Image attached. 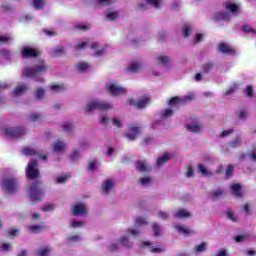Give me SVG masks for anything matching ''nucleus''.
Returning a JSON list of instances; mask_svg holds the SVG:
<instances>
[{"instance_id": "obj_34", "label": "nucleus", "mask_w": 256, "mask_h": 256, "mask_svg": "<svg viewBox=\"0 0 256 256\" xmlns=\"http://www.w3.org/2000/svg\"><path fill=\"white\" fill-rule=\"evenodd\" d=\"M35 9L41 10L45 7V0H32Z\"/></svg>"}, {"instance_id": "obj_44", "label": "nucleus", "mask_w": 256, "mask_h": 256, "mask_svg": "<svg viewBox=\"0 0 256 256\" xmlns=\"http://www.w3.org/2000/svg\"><path fill=\"white\" fill-rule=\"evenodd\" d=\"M65 149V143L63 142H56L54 144V151H63Z\"/></svg>"}, {"instance_id": "obj_23", "label": "nucleus", "mask_w": 256, "mask_h": 256, "mask_svg": "<svg viewBox=\"0 0 256 256\" xmlns=\"http://www.w3.org/2000/svg\"><path fill=\"white\" fill-rule=\"evenodd\" d=\"M120 245H122L126 249H131V247H133V242L129 241V237L128 236H123L120 239Z\"/></svg>"}, {"instance_id": "obj_24", "label": "nucleus", "mask_w": 256, "mask_h": 256, "mask_svg": "<svg viewBox=\"0 0 256 256\" xmlns=\"http://www.w3.org/2000/svg\"><path fill=\"white\" fill-rule=\"evenodd\" d=\"M231 190L235 197H242L243 194L241 193V184H233L231 186Z\"/></svg>"}, {"instance_id": "obj_42", "label": "nucleus", "mask_w": 256, "mask_h": 256, "mask_svg": "<svg viewBox=\"0 0 256 256\" xmlns=\"http://www.w3.org/2000/svg\"><path fill=\"white\" fill-rule=\"evenodd\" d=\"M83 225H85L83 220H73L71 223V227H73V229H77V227H83Z\"/></svg>"}, {"instance_id": "obj_8", "label": "nucleus", "mask_w": 256, "mask_h": 256, "mask_svg": "<svg viewBox=\"0 0 256 256\" xmlns=\"http://www.w3.org/2000/svg\"><path fill=\"white\" fill-rule=\"evenodd\" d=\"M129 130H130V133H126L125 137L130 141H135V139H137V137L141 135V127L139 126H135L134 124H129Z\"/></svg>"}, {"instance_id": "obj_22", "label": "nucleus", "mask_w": 256, "mask_h": 256, "mask_svg": "<svg viewBox=\"0 0 256 256\" xmlns=\"http://www.w3.org/2000/svg\"><path fill=\"white\" fill-rule=\"evenodd\" d=\"M141 69L139 62H133L127 67L128 73H137Z\"/></svg>"}, {"instance_id": "obj_17", "label": "nucleus", "mask_w": 256, "mask_h": 256, "mask_svg": "<svg viewBox=\"0 0 256 256\" xmlns=\"http://www.w3.org/2000/svg\"><path fill=\"white\" fill-rule=\"evenodd\" d=\"M175 229L176 231H178V233H183L184 237H189V235H195L194 230H191L189 227L177 224L175 226Z\"/></svg>"}, {"instance_id": "obj_32", "label": "nucleus", "mask_w": 256, "mask_h": 256, "mask_svg": "<svg viewBox=\"0 0 256 256\" xmlns=\"http://www.w3.org/2000/svg\"><path fill=\"white\" fill-rule=\"evenodd\" d=\"M199 129H203V125H187V130L191 133H199Z\"/></svg>"}, {"instance_id": "obj_12", "label": "nucleus", "mask_w": 256, "mask_h": 256, "mask_svg": "<svg viewBox=\"0 0 256 256\" xmlns=\"http://www.w3.org/2000/svg\"><path fill=\"white\" fill-rule=\"evenodd\" d=\"M108 91L111 95H123L127 93V90L121 86H117L115 84H110L108 87Z\"/></svg>"}, {"instance_id": "obj_28", "label": "nucleus", "mask_w": 256, "mask_h": 256, "mask_svg": "<svg viewBox=\"0 0 256 256\" xmlns=\"http://www.w3.org/2000/svg\"><path fill=\"white\" fill-rule=\"evenodd\" d=\"M233 173H235V167L232 164H230L226 167L225 179H231Z\"/></svg>"}, {"instance_id": "obj_19", "label": "nucleus", "mask_w": 256, "mask_h": 256, "mask_svg": "<svg viewBox=\"0 0 256 256\" xmlns=\"http://www.w3.org/2000/svg\"><path fill=\"white\" fill-rule=\"evenodd\" d=\"M171 154L169 153H165L162 157H159L156 160L157 163V167H163V165H165V163H167V161H169V159H171Z\"/></svg>"}, {"instance_id": "obj_63", "label": "nucleus", "mask_w": 256, "mask_h": 256, "mask_svg": "<svg viewBox=\"0 0 256 256\" xmlns=\"http://www.w3.org/2000/svg\"><path fill=\"white\" fill-rule=\"evenodd\" d=\"M235 91H237V86L236 85H234L233 87L226 90L225 95H232V93H235Z\"/></svg>"}, {"instance_id": "obj_18", "label": "nucleus", "mask_w": 256, "mask_h": 256, "mask_svg": "<svg viewBox=\"0 0 256 256\" xmlns=\"http://www.w3.org/2000/svg\"><path fill=\"white\" fill-rule=\"evenodd\" d=\"M175 219H188L191 217V213L187 212L185 209H179L176 213H174Z\"/></svg>"}, {"instance_id": "obj_59", "label": "nucleus", "mask_w": 256, "mask_h": 256, "mask_svg": "<svg viewBox=\"0 0 256 256\" xmlns=\"http://www.w3.org/2000/svg\"><path fill=\"white\" fill-rule=\"evenodd\" d=\"M55 209V205L49 204L41 208L42 211H53Z\"/></svg>"}, {"instance_id": "obj_30", "label": "nucleus", "mask_w": 256, "mask_h": 256, "mask_svg": "<svg viewBox=\"0 0 256 256\" xmlns=\"http://www.w3.org/2000/svg\"><path fill=\"white\" fill-rule=\"evenodd\" d=\"M43 229H45V227L39 226V225H32V226L28 227V231L30 233H41V231H43Z\"/></svg>"}, {"instance_id": "obj_46", "label": "nucleus", "mask_w": 256, "mask_h": 256, "mask_svg": "<svg viewBox=\"0 0 256 256\" xmlns=\"http://www.w3.org/2000/svg\"><path fill=\"white\" fill-rule=\"evenodd\" d=\"M75 127L73 123H65L62 125V130L65 131L66 133H69Z\"/></svg>"}, {"instance_id": "obj_51", "label": "nucleus", "mask_w": 256, "mask_h": 256, "mask_svg": "<svg viewBox=\"0 0 256 256\" xmlns=\"http://www.w3.org/2000/svg\"><path fill=\"white\" fill-rule=\"evenodd\" d=\"M249 157H250L251 161L256 163V147L252 148L251 152L249 153Z\"/></svg>"}, {"instance_id": "obj_53", "label": "nucleus", "mask_w": 256, "mask_h": 256, "mask_svg": "<svg viewBox=\"0 0 256 256\" xmlns=\"http://www.w3.org/2000/svg\"><path fill=\"white\" fill-rule=\"evenodd\" d=\"M158 217L163 221L169 219V214L167 212L160 211L158 212Z\"/></svg>"}, {"instance_id": "obj_21", "label": "nucleus", "mask_w": 256, "mask_h": 256, "mask_svg": "<svg viewBox=\"0 0 256 256\" xmlns=\"http://www.w3.org/2000/svg\"><path fill=\"white\" fill-rule=\"evenodd\" d=\"M27 89H29V86H27V84H22L14 89L13 94L15 97H19V95H23Z\"/></svg>"}, {"instance_id": "obj_11", "label": "nucleus", "mask_w": 256, "mask_h": 256, "mask_svg": "<svg viewBox=\"0 0 256 256\" xmlns=\"http://www.w3.org/2000/svg\"><path fill=\"white\" fill-rule=\"evenodd\" d=\"M72 215L74 217H77L79 215H87V208L85 204L79 203L74 205V207L72 208Z\"/></svg>"}, {"instance_id": "obj_64", "label": "nucleus", "mask_w": 256, "mask_h": 256, "mask_svg": "<svg viewBox=\"0 0 256 256\" xmlns=\"http://www.w3.org/2000/svg\"><path fill=\"white\" fill-rule=\"evenodd\" d=\"M193 175H195V172L193 171V167L189 166L186 171V176L193 177Z\"/></svg>"}, {"instance_id": "obj_54", "label": "nucleus", "mask_w": 256, "mask_h": 256, "mask_svg": "<svg viewBox=\"0 0 256 256\" xmlns=\"http://www.w3.org/2000/svg\"><path fill=\"white\" fill-rule=\"evenodd\" d=\"M17 233H19V230L15 229V228L8 229L9 237H15V235H17Z\"/></svg>"}, {"instance_id": "obj_55", "label": "nucleus", "mask_w": 256, "mask_h": 256, "mask_svg": "<svg viewBox=\"0 0 256 256\" xmlns=\"http://www.w3.org/2000/svg\"><path fill=\"white\" fill-rule=\"evenodd\" d=\"M154 141H155V139H153L152 137H146V138H144L143 143H144V145H151L154 143Z\"/></svg>"}, {"instance_id": "obj_60", "label": "nucleus", "mask_w": 256, "mask_h": 256, "mask_svg": "<svg viewBox=\"0 0 256 256\" xmlns=\"http://www.w3.org/2000/svg\"><path fill=\"white\" fill-rule=\"evenodd\" d=\"M75 29H77V31H87V29H89V25H76Z\"/></svg>"}, {"instance_id": "obj_15", "label": "nucleus", "mask_w": 256, "mask_h": 256, "mask_svg": "<svg viewBox=\"0 0 256 256\" xmlns=\"http://www.w3.org/2000/svg\"><path fill=\"white\" fill-rule=\"evenodd\" d=\"M224 8L226 11H230L232 15H237L239 13V4L232 2H224Z\"/></svg>"}, {"instance_id": "obj_49", "label": "nucleus", "mask_w": 256, "mask_h": 256, "mask_svg": "<svg viewBox=\"0 0 256 256\" xmlns=\"http://www.w3.org/2000/svg\"><path fill=\"white\" fill-rule=\"evenodd\" d=\"M227 218L232 221L233 223H237V216H235V214H233V212L228 211L226 212Z\"/></svg>"}, {"instance_id": "obj_5", "label": "nucleus", "mask_w": 256, "mask_h": 256, "mask_svg": "<svg viewBox=\"0 0 256 256\" xmlns=\"http://www.w3.org/2000/svg\"><path fill=\"white\" fill-rule=\"evenodd\" d=\"M2 189L6 191L7 193H17L19 189V184H17V181L13 178H6L1 183Z\"/></svg>"}, {"instance_id": "obj_45", "label": "nucleus", "mask_w": 256, "mask_h": 256, "mask_svg": "<svg viewBox=\"0 0 256 256\" xmlns=\"http://www.w3.org/2000/svg\"><path fill=\"white\" fill-rule=\"evenodd\" d=\"M171 115H173V110L171 108L165 109L162 112L163 119H167V118L171 117Z\"/></svg>"}, {"instance_id": "obj_40", "label": "nucleus", "mask_w": 256, "mask_h": 256, "mask_svg": "<svg viewBox=\"0 0 256 256\" xmlns=\"http://www.w3.org/2000/svg\"><path fill=\"white\" fill-rule=\"evenodd\" d=\"M211 69H213V63L212 62L205 63L202 66L203 73H209V71H211Z\"/></svg>"}, {"instance_id": "obj_7", "label": "nucleus", "mask_w": 256, "mask_h": 256, "mask_svg": "<svg viewBox=\"0 0 256 256\" xmlns=\"http://www.w3.org/2000/svg\"><path fill=\"white\" fill-rule=\"evenodd\" d=\"M4 135H6L9 139H17V137H22V135H25V128H5Z\"/></svg>"}, {"instance_id": "obj_2", "label": "nucleus", "mask_w": 256, "mask_h": 256, "mask_svg": "<svg viewBox=\"0 0 256 256\" xmlns=\"http://www.w3.org/2000/svg\"><path fill=\"white\" fill-rule=\"evenodd\" d=\"M47 64L43 63L38 66L33 67H25L22 75L24 77H37V75H41V73H45L47 71Z\"/></svg>"}, {"instance_id": "obj_48", "label": "nucleus", "mask_w": 256, "mask_h": 256, "mask_svg": "<svg viewBox=\"0 0 256 256\" xmlns=\"http://www.w3.org/2000/svg\"><path fill=\"white\" fill-rule=\"evenodd\" d=\"M36 99H43V97H45V90H43V88H38L36 90Z\"/></svg>"}, {"instance_id": "obj_33", "label": "nucleus", "mask_w": 256, "mask_h": 256, "mask_svg": "<svg viewBox=\"0 0 256 256\" xmlns=\"http://www.w3.org/2000/svg\"><path fill=\"white\" fill-rule=\"evenodd\" d=\"M50 253H51V248H49V247H44V248L38 250V251L36 252V255H37V256H49Z\"/></svg>"}, {"instance_id": "obj_50", "label": "nucleus", "mask_w": 256, "mask_h": 256, "mask_svg": "<svg viewBox=\"0 0 256 256\" xmlns=\"http://www.w3.org/2000/svg\"><path fill=\"white\" fill-rule=\"evenodd\" d=\"M141 185H149V183H153V180L150 177L140 178Z\"/></svg>"}, {"instance_id": "obj_31", "label": "nucleus", "mask_w": 256, "mask_h": 256, "mask_svg": "<svg viewBox=\"0 0 256 256\" xmlns=\"http://www.w3.org/2000/svg\"><path fill=\"white\" fill-rule=\"evenodd\" d=\"M157 61L160 65H169L171 61L169 60V57L162 55L157 57Z\"/></svg>"}, {"instance_id": "obj_29", "label": "nucleus", "mask_w": 256, "mask_h": 256, "mask_svg": "<svg viewBox=\"0 0 256 256\" xmlns=\"http://www.w3.org/2000/svg\"><path fill=\"white\" fill-rule=\"evenodd\" d=\"M51 91H53V93H61V91H65V85L60 84H54L50 86Z\"/></svg>"}, {"instance_id": "obj_38", "label": "nucleus", "mask_w": 256, "mask_h": 256, "mask_svg": "<svg viewBox=\"0 0 256 256\" xmlns=\"http://www.w3.org/2000/svg\"><path fill=\"white\" fill-rule=\"evenodd\" d=\"M146 3H148V5H152L155 9H159V7H161V0H146Z\"/></svg>"}, {"instance_id": "obj_35", "label": "nucleus", "mask_w": 256, "mask_h": 256, "mask_svg": "<svg viewBox=\"0 0 256 256\" xmlns=\"http://www.w3.org/2000/svg\"><path fill=\"white\" fill-rule=\"evenodd\" d=\"M168 105L170 107H175V105H181V98H179L178 96L172 97L169 100Z\"/></svg>"}, {"instance_id": "obj_41", "label": "nucleus", "mask_w": 256, "mask_h": 256, "mask_svg": "<svg viewBox=\"0 0 256 256\" xmlns=\"http://www.w3.org/2000/svg\"><path fill=\"white\" fill-rule=\"evenodd\" d=\"M23 153L26 156H31V155H36L37 151L35 149H33V148L26 147V148L23 149Z\"/></svg>"}, {"instance_id": "obj_47", "label": "nucleus", "mask_w": 256, "mask_h": 256, "mask_svg": "<svg viewBox=\"0 0 256 256\" xmlns=\"http://www.w3.org/2000/svg\"><path fill=\"white\" fill-rule=\"evenodd\" d=\"M233 149H237V147H241V138H236L230 143Z\"/></svg>"}, {"instance_id": "obj_6", "label": "nucleus", "mask_w": 256, "mask_h": 256, "mask_svg": "<svg viewBox=\"0 0 256 256\" xmlns=\"http://www.w3.org/2000/svg\"><path fill=\"white\" fill-rule=\"evenodd\" d=\"M39 55H41V51L30 46L23 47L21 51L22 59H36Z\"/></svg>"}, {"instance_id": "obj_61", "label": "nucleus", "mask_w": 256, "mask_h": 256, "mask_svg": "<svg viewBox=\"0 0 256 256\" xmlns=\"http://www.w3.org/2000/svg\"><path fill=\"white\" fill-rule=\"evenodd\" d=\"M246 95L247 97H253V86L246 87Z\"/></svg>"}, {"instance_id": "obj_4", "label": "nucleus", "mask_w": 256, "mask_h": 256, "mask_svg": "<svg viewBox=\"0 0 256 256\" xmlns=\"http://www.w3.org/2000/svg\"><path fill=\"white\" fill-rule=\"evenodd\" d=\"M111 109V104L107 102H90L86 106V113H91L93 111H108Z\"/></svg>"}, {"instance_id": "obj_56", "label": "nucleus", "mask_w": 256, "mask_h": 256, "mask_svg": "<svg viewBox=\"0 0 256 256\" xmlns=\"http://www.w3.org/2000/svg\"><path fill=\"white\" fill-rule=\"evenodd\" d=\"M126 232L133 237H138L139 235V230L127 229Z\"/></svg>"}, {"instance_id": "obj_1", "label": "nucleus", "mask_w": 256, "mask_h": 256, "mask_svg": "<svg viewBox=\"0 0 256 256\" xmlns=\"http://www.w3.org/2000/svg\"><path fill=\"white\" fill-rule=\"evenodd\" d=\"M29 197L32 203H39L43 201V190L41 189V182H33L29 187Z\"/></svg>"}, {"instance_id": "obj_3", "label": "nucleus", "mask_w": 256, "mask_h": 256, "mask_svg": "<svg viewBox=\"0 0 256 256\" xmlns=\"http://www.w3.org/2000/svg\"><path fill=\"white\" fill-rule=\"evenodd\" d=\"M37 165H39V162L36 159L30 160L26 168V177H28L31 180L39 179L40 172H39V169L37 168Z\"/></svg>"}, {"instance_id": "obj_39", "label": "nucleus", "mask_w": 256, "mask_h": 256, "mask_svg": "<svg viewBox=\"0 0 256 256\" xmlns=\"http://www.w3.org/2000/svg\"><path fill=\"white\" fill-rule=\"evenodd\" d=\"M152 229L154 231V235L155 237H159V235H161V226L157 223H154L152 225Z\"/></svg>"}, {"instance_id": "obj_37", "label": "nucleus", "mask_w": 256, "mask_h": 256, "mask_svg": "<svg viewBox=\"0 0 256 256\" xmlns=\"http://www.w3.org/2000/svg\"><path fill=\"white\" fill-rule=\"evenodd\" d=\"M223 193H225V191L223 189H218V190L212 191L211 199H217L218 197L223 196Z\"/></svg>"}, {"instance_id": "obj_26", "label": "nucleus", "mask_w": 256, "mask_h": 256, "mask_svg": "<svg viewBox=\"0 0 256 256\" xmlns=\"http://www.w3.org/2000/svg\"><path fill=\"white\" fill-rule=\"evenodd\" d=\"M61 55H65V48L63 46H58L52 51L53 57H61Z\"/></svg>"}, {"instance_id": "obj_58", "label": "nucleus", "mask_w": 256, "mask_h": 256, "mask_svg": "<svg viewBox=\"0 0 256 256\" xmlns=\"http://www.w3.org/2000/svg\"><path fill=\"white\" fill-rule=\"evenodd\" d=\"M87 45H88L87 42H82V43L75 46V50L80 51V49H85V47H87Z\"/></svg>"}, {"instance_id": "obj_16", "label": "nucleus", "mask_w": 256, "mask_h": 256, "mask_svg": "<svg viewBox=\"0 0 256 256\" xmlns=\"http://www.w3.org/2000/svg\"><path fill=\"white\" fill-rule=\"evenodd\" d=\"M136 169L140 171V173H149L151 171V166L147 164V161H137L136 162Z\"/></svg>"}, {"instance_id": "obj_25", "label": "nucleus", "mask_w": 256, "mask_h": 256, "mask_svg": "<svg viewBox=\"0 0 256 256\" xmlns=\"http://www.w3.org/2000/svg\"><path fill=\"white\" fill-rule=\"evenodd\" d=\"M198 171L199 173H202L204 177H213V173L209 172V170H207L203 164L198 165Z\"/></svg>"}, {"instance_id": "obj_13", "label": "nucleus", "mask_w": 256, "mask_h": 256, "mask_svg": "<svg viewBox=\"0 0 256 256\" xmlns=\"http://www.w3.org/2000/svg\"><path fill=\"white\" fill-rule=\"evenodd\" d=\"M149 103V97L145 96L142 97L140 100H138L137 103H135V100L130 99L128 101L129 105H136L138 109H145L147 107V104Z\"/></svg>"}, {"instance_id": "obj_10", "label": "nucleus", "mask_w": 256, "mask_h": 256, "mask_svg": "<svg viewBox=\"0 0 256 256\" xmlns=\"http://www.w3.org/2000/svg\"><path fill=\"white\" fill-rule=\"evenodd\" d=\"M218 51L223 55H235V49L223 42L218 45Z\"/></svg>"}, {"instance_id": "obj_27", "label": "nucleus", "mask_w": 256, "mask_h": 256, "mask_svg": "<svg viewBox=\"0 0 256 256\" xmlns=\"http://www.w3.org/2000/svg\"><path fill=\"white\" fill-rule=\"evenodd\" d=\"M195 253H205L207 251V242H202L194 248Z\"/></svg>"}, {"instance_id": "obj_14", "label": "nucleus", "mask_w": 256, "mask_h": 256, "mask_svg": "<svg viewBox=\"0 0 256 256\" xmlns=\"http://www.w3.org/2000/svg\"><path fill=\"white\" fill-rule=\"evenodd\" d=\"M214 21H231V13L227 11H219L214 15Z\"/></svg>"}, {"instance_id": "obj_36", "label": "nucleus", "mask_w": 256, "mask_h": 256, "mask_svg": "<svg viewBox=\"0 0 256 256\" xmlns=\"http://www.w3.org/2000/svg\"><path fill=\"white\" fill-rule=\"evenodd\" d=\"M77 69L78 71H80V73H83L84 71H87V69H89V64L85 62H79L77 64Z\"/></svg>"}, {"instance_id": "obj_43", "label": "nucleus", "mask_w": 256, "mask_h": 256, "mask_svg": "<svg viewBox=\"0 0 256 256\" xmlns=\"http://www.w3.org/2000/svg\"><path fill=\"white\" fill-rule=\"evenodd\" d=\"M70 177H71L70 175L60 176L56 178V183H58V185H61V183H67Z\"/></svg>"}, {"instance_id": "obj_9", "label": "nucleus", "mask_w": 256, "mask_h": 256, "mask_svg": "<svg viewBox=\"0 0 256 256\" xmlns=\"http://www.w3.org/2000/svg\"><path fill=\"white\" fill-rule=\"evenodd\" d=\"M140 248H148L150 253H165V249L157 246L153 247V243H151V241H141Z\"/></svg>"}, {"instance_id": "obj_52", "label": "nucleus", "mask_w": 256, "mask_h": 256, "mask_svg": "<svg viewBox=\"0 0 256 256\" xmlns=\"http://www.w3.org/2000/svg\"><path fill=\"white\" fill-rule=\"evenodd\" d=\"M107 19L110 21H115L117 19V12H110L106 14Z\"/></svg>"}, {"instance_id": "obj_20", "label": "nucleus", "mask_w": 256, "mask_h": 256, "mask_svg": "<svg viewBox=\"0 0 256 256\" xmlns=\"http://www.w3.org/2000/svg\"><path fill=\"white\" fill-rule=\"evenodd\" d=\"M113 189V180L108 179L104 184H102V192L104 195H108L109 191Z\"/></svg>"}, {"instance_id": "obj_57", "label": "nucleus", "mask_w": 256, "mask_h": 256, "mask_svg": "<svg viewBox=\"0 0 256 256\" xmlns=\"http://www.w3.org/2000/svg\"><path fill=\"white\" fill-rule=\"evenodd\" d=\"M191 35V27L186 26L183 30V36L184 37H189Z\"/></svg>"}, {"instance_id": "obj_62", "label": "nucleus", "mask_w": 256, "mask_h": 256, "mask_svg": "<svg viewBox=\"0 0 256 256\" xmlns=\"http://www.w3.org/2000/svg\"><path fill=\"white\" fill-rule=\"evenodd\" d=\"M99 5H113V0H98Z\"/></svg>"}]
</instances>
